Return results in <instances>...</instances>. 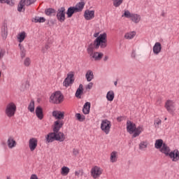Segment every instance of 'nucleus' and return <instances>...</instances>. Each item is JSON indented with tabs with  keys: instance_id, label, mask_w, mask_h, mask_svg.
Wrapping results in <instances>:
<instances>
[{
	"instance_id": "nucleus-2",
	"label": "nucleus",
	"mask_w": 179,
	"mask_h": 179,
	"mask_svg": "<svg viewBox=\"0 0 179 179\" xmlns=\"http://www.w3.org/2000/svg\"><path fill=\"white\" fill-rule=\"evenodd\" d=\"M127 130L129 134H133V138H136V136H139V135L143 132V126L136 127L135 123L128 120L127 122Z\"/></svg>"
},
{
	"instance_id": "nucleus-54",
	"label": "nucleus",
	"mask_w": 179,
	"mask_h": 179,
	"mask_svg": "<svg viewBox=\"0 0 179 179\" xmlns=\"http://www.w3.org/2000/svg\"><path fill=\"white\" fill-rule=\"evenodd\" d=\"M117 120L119 122H121V117H117Z\"/></svg>"
},
{
	"instance_id": "nucleus-56",
	"label": "nucleus",
	"mask_w": 179,
	"mask_h": 179,
	"mask_svg": "<svg viewBox=\"0 0 179 179\" xmlns=\"http://www.w3.org/2000/svg\"><path fill=\"white\" fill-rule=\"evenodd\" d=\"M7 179H10V178H7Z\"/></svg>"
},
{
	"instance_id": "nucleus-11",
	"label": "nucleus",
	"mask_w": 179,
	"mask_h": 179,
	"mask_svg": "<svg viewBox=\"0 0 179 179\" xmlns=\"http://www.w3.org/2000/svg\"><path fill=\"white\" fill-rule=\"evenodd\" d=\"M165 108L170 113H174V111H176V105H174V101L172 100H167L165 103Z\"/></svg>"
},
{
	"instance_id": "nucleus-49",
	"label": "nucleus",
	"mask_w": 179,
	"mask_h": 179,
	"mask_svg": "<svg viewBox=\"0 0 179 179\" xmlns=\"http://www.w3.org/2000/svg\"><path fill=\"white\" fill-rule=\"evenodd\" d=\"M110 162L111 163H115V162H117V157H111Z\"/></svg>"
},
{
	"instance_id": "nucleus-52",
	"label": "nucleus",
	"mask_w": 179,
	"mask_h": 179,
	"mask_svg": "<svg viewBox=\"0 0 179 179\" xmlns=\"http://www.w3.org/2000/svg\"><path fill=\"white\" fill-rule=\"evenodd\" d=\"M80 175V171H77L75 172V176H76V177H79Z\"/></svg>"
},
{
	"instance_id": "nucleus-10",
	"label": "nucleus",
	"mask_w": 179,
	"mask_h": 179,
	"mask_svg": "<svg viewBox=\"0 0 179 179\" xmlns=\"http://www.w3.org/2000/svg\"><path fill=\"white\" fill-rule=\"evenodd\" d=\"M65 10V8L64 7H62L57 10V20H59V22L61 23H64V22H65V15L66 13Z\"/></svg>"
},
{
	"instance_id": "nucleus-38",
	"label": "nucleus",
	"mask_w": 179,
	"mask_h": 179,
	"mask_svg": "<svg viewBox=\"0 0 179 179\" xmlns=\"http://www.w3.org/2000/svg\"><path fill=\"white\" fill-rule=\"evenodd\" d=\"M146 148H148V142L142 141L139 144V149H141V150H144V149H146Z\"/></svg>"
},
{
	"instance_id": "nucleus-28",
	"label": "nucleus",
	"mask_w": 179,
	"mask_h": 179,
	"mask_svg": "<svg viewBox=\"0 0 179 179\" xmlns=\"http://www.w3.org/2000/svg\"><path fill=\"white\" fill-rule=\"evenodd\" d=\"M70 169L68 166H63L61 169L60 173L63 176H68L69 174Z\"/></svg>"
},
{
	"instance_id": "nucleus-29",
	"label": "nucleus",
	"mask_w": 179,
	"mask_h": 179,
	"mask_svg": "<svg viewBox=\"0 0 179 179\" xmlns=\"http://www.w3.org/2000/svg\"><path fill=\"white\" fill-rule=\"evenodd\" d=\"M82 93H83V85L81 84L79 85V87L76 92V97L80 99V95L82 94Z\"/></svg>"
},
{
	"instance_id": "nucleus-48",
	"label": "nucleus",
	"mask_w": 179,
	"mask_h": 179,
	"mask_svg": "<svg viewBox=\"0 0 179 179\" xmlns=\"http://www.w3.org/2000/svg\"><path fill=\"white\" fill-rule=\"evenodd\" d=\"M93 87V83H90L87 85V89H92Z\"/></svg>"
},
{
	"instance_id": "nucleus-17",
	"label": "nucleus",
	"mask_w": 179,
	"mask_h": 179,
	"mask_svg": "<svg viewBox=\"0 0 179 179\" xmlns=\"http://www.w3.org/2000/svg\"><path fill=\"white\" fill-rule=\"evenodd\" d=\"M152 51L155 55H159L162 52V43L160 42L155 43L152 48Z\"/></svg>"
},
{
	"instance_id": "nucleus-3",
	"label": "nucleus",
	"mask_w": 179,
	"mask_h": 179,
	"mask_svg": "<svg viewBox=\"0 0 179 179\" xmlns=\"http://www.w3.org/2000/svg\"><path fill=\"white\" fill-rule=\"evenodd\" d=\"M160 152L164 153L165 156H169V157H179L178 150H175L170 152V147L166 143L163 144V146L160 149Z\"/></svg>"
},
{
	"instance_id": "nucleus-14",
	"label": "nucleus",
	"mask_w": 179,
	"mask_h": 179,
	"mask_svg": "<svg viewBox=\"0 0 179 179\" xmlns=\"http://www.w3.org/2000/svg\"><path fill=\"white\" fill-rule=\"evenodd\" d=\"M90 57L92 61H101V58L104 57V54L102 52H94V53L90 55Z\"/></svg>"
},
{
	"instance_id": "nucleus-12",
	"label": "nucleus",
	"mask_w": 179,
	"mask_h": 179,
	"mask_svg": "<svg viewBox=\"0 0 179 179\" xmlns=\"http://www.w3.org/2000/svg\"><path fill=\"white\" fill-rule=\"evenodd\" d=\"M38 140L36 138H31L29 140V148L31 152H34L37 148Z\"/></svg>"
},
{
	"instance_id": "nucleus-9",
	"label": "nucleus",
	"mask_w": 179,
	"mask_h": 179,
	"mask_svg": "<svg viewBox=\"0 0 179 179\" xmlns=\"http://www.w3.org/2000/svg\"><path fill=\"white\" fill-rule=\"evenodd\" d=\"M73 73L71 72L67 74V77L64 79V82H63V86H64V87H69V86H71V85H72L74 82V79H73Z\"/></svg>"
},
{
	"instance_id": "nucleus-50",
	"label": "nucleus",
	"mask_w": 179,
	"mask_h": 179,
	"mask_svg": "<svg viewBox=\"0 0 179 179\" xmlns=\"http://www.w3.org/2000/svg\"><path fill=\"white\" fill-rule=\"evenodd\" d=\"M73 153L74 156H78V153H79V151L78 150L74 149L73 150Z\"/></svg>"
},
{
	"instance_id": "nucleus-24",
	"label": "nucleus",
	"mask_w": 179,
	"mask_h": 179,
	"mask_svg": "<svg viewBox=\"0 0 179 179\" xmlns=\"http://www.w3.org/2000/svg\"><path fill=\"white\" fill-rule=\"evenodd\" d=\"M85 1H82L80 3H77L74 8L77 12H82V10H83V8H85Z\"/></svg>"
},
{
	"instance_id": "nucleus-27",
	"label": "nucleus",
	"mask_w": 179,
	"mask_h": 179,
	"mask_svg": "<svg viewBox=\"0 0 179 179\" xmlns=\"http://www.w3.org/2000/svg\"><path fill=\"white\" fill-rule=\"evenodd\" d=\"M76 12L78 11H76L75 7L69 8L66 12L67 17H72L73 13H76Z\"/></svg>"
},
{
	"instance_id": "nucleus-57",
	"label": "nucleus",
	"mask_w": 179,
	"mask_h": 179,
	"mask_svg": "<svg viewBox=\"0 0 179 179\" xmlns=\"http://www.w3.org/2000/svg\"><path fill=\"white\" fill-rule=\"evenodd\" d=\"M81 1H85V0H81Z\"/></svg>"
},
{
	"instance_id": "nucleus-47",
	"label": "nucleus",
	"mask_w": 179,
	"mask_h": 179,
	"mask_svg": "<svg viewBox=\"0 0 179 179\" xmlns=\"http://www.w3.org/2000/svg\"><path fill=\"white\" fill-rule=\"evenodd\" d=\"M131 57L132 58H136V51L133 50V52L131 53Z\"/></svg>"
},
{
	"instance_id": "nucleus-19",
	"label": "nucleus",
	"mask_w": 179,
	"mask_h": 179,
	"mask_svg": "<svg viewBox=\"0 0 179 179\" xmlns=\"http://www.w3.org/2000/svg\"><path fill=\"white\" fill-rule=\"evenodd\" d=\"M7 145H8L9 149H13V148L16 147V145H17L16 141H15V138H13V137L10 136L8 138Z\"/></svg>"
},
{
	"instance_id": "nucleus-37",
	"label": "nucleus",
	"mask_w": 179,
	"mask_h": 179,
	"mask_svg": "<svg viewBox=\"0 0 179 179\" xmlns=\"http://www.w3.org/2000/svg\"><path fill=\"white\" fill-rule=\"evenodd\" d=\"M76 117L77 120H78V121H80V122H83V121H85V115H80V113H76Z\"/></svg>"
},
{
	"instance_id": "nucleus-33",
	"label": "nucleus",
	"mask_w": 179,
	"mask_h": 179,
	"mask_svg": "<svg viewBox=\"0 0 179 179\" xmlns=\"http://www.w3.org/2000/svg\"><path fill=\"white\" fill-rule=\"evenodd\" d=\"M18 47L20 50V55L21 58H24L26 57V49H24V46L22 45L20 43L18 45Z\"/></svg>"
},
{
	"instance_id": "nucleus-39",
	"label": "nucleus",
	"mask_w": 179,
	"mask_h": 179,
	"mask_svg": "<svg viewBox=\"0 0 179 179\" xmlns=\"http://www.w3.org/2000/svg\"><path fill=\"white\" fill-rule=\"evenodd\" d=\"M113 2V6H115V8H118L122 2H124V0H112Z\"/></svg>"
},
{
	"instance_id": "nucleus-34",
	"label": "nucleus",
	"mask_w": 179,
	"mask_h": 179,
	"mask_svg": "<svg viewBox=\"0 0 179 179\" xmlns=\"http://www.w3.org/2000/svg\"><path fill=\"white\" fill-rule=\"evenodd\" d=\"M94 48H96V46L93 44H90L88 46L87 51L89 55H91V54H93L94 52Z\"/></svg>"
},
{
	"instance_id": "nucleus-31",
	"label": "nucleus",
	"mask_w": 179,
	"mask_h": 179,
	"mask_svg": "<svg viewBox=\"0 0 179 179\" xmlns=\"http://www.w3.org/2000/svg\"><path fill=\"white\" fill-rule=\"evenodd\" d=\"M163 145H164V143H163V140L158 139V140H156L155 141V147L156 149H162V147L163 146Z\"/></svg>"
},
{
	"instance_id": "nucleus-42",
	"label": "nucleus",
	"mask_w": 179,
	"mask_h": 179,
	"mask_svg": "<svg viewBox=\"0 0 179 179\" xmlns=\"http://www.w3.org/2000/svg\"><path fill=\"white\" fill-rule=\"evenodd\" d=\"M13 0H0V3H8V5H12Z\"/></svg>"
},
{
	"instance_id": "nucleus-4",
	"label": "nucleus",
	"mask_w": 179,
	"mask_h": 179,
	"mask_svg": "<svg viewBox=\"0 0 179 179\" xmlns=\"http://www.w3.org/2000/svg\"><path fill=\"white\" fill-rule=\"evenodd\" d=\"M64 101V95L59 91L52 93L50 96V103L52 104H61Z\"/></svg>"
},
{
	"instance_id": "nucleus-41",
	"label": "nucleus",
	"mask_w": 179,
	"mask_h": 179,
	"mask_svg": "<svg viewBox=\"0 0 179 179\" xmlns=\"http://www.w3.org/2000/svg\"><path fill=\"white\" fill-rule=\"evenodd\" d=\"M31 64V59L29 57H27L24 60V66H29Z\"/></svg>"
},
{
	"instance_id": "nucleus-32",
	"label": "nucleus",
	"mask_w": 179,
	"mask_h": 179,
	"mask_svg": "<svg viewBox=\"0 0 179 179\" xmlns=\"http://www.w3.org/2000/svg\"><path fill=\"white\" fill-rule=\"evenodd\" d=\"M26 0H21L17 8L18 12H22L24 10V6L26 3H24Z\"/></svg>"
},
{
	"instance_id": "nucleus-7",
	"label": "nucleus",
	"mask_w": 179,
	"mask_h": 179,
	"mask_svg": "<svg viewBox=\"0 0 179 179\" xmlns=\"http://www.w3.org/2000/svg\"><path fill=\"white\" fill-rule=\"evenodd\" d=\"M122 17H127V19H131L134 23H139L141 22V16L138 14L131 13L129 10H125Z\"/></svg>"
},
{
	"instance_id": "nucleus-5",
	"label": "nucleus",
	"mask_w": 179,
	"mask_h": 179,
	"mask_svg": "<svg viewBox=\"0 0 179 179\" xmlns=\"http://www.w3.org/2000/svg\"><path fill=\"white\" fill-rule=\"evenodd\" d=\"M16 113V103L13 102L8 103L6 106L5 114L8 118H12Z\"/></svg>"
},
{
	"instance_id": "nucleus-25",
	"label": "nucleus",
	"mask_w": 179,
	"mask_h": 179,
	"mask_svg": "<svg viewBox=\"0 0 179 179\" xmlns=\"http://www.w3.org/2000/svg\"><path fill=\"white\" fill-rule=\"evenodd\" d=\"M136 36V31L127 32L124 34V38L126 40H132Z\"/></svg>"
},
{
	"instance_id": "nucleus-1",
	"label": "nucleus",
	"mask_w": 179,
	"mask_h": 179,
	"mask_svg": "<svg viewBox=\"0 0 179 179\" xmlns=\"http://www.w3.org/2000/svg\"><path fill=\"white\" fill-rule=\"evenodd\" d=\"M99 32H96L94 34V37L96 39L94 41V45H95V48H106L107 47V34L103 33L101 34Z\"/></svg>"
},
{
	"instance_id": "nucleus-20",
	"label": "nucleus",
	"mask_w": 179,
	"mask_h": 179,
	"mask_svg": "<svg viewBox=\"0 0 179 179\" xmlns=\"http://www.w3.org/2000/svg\"><path fill=\"white\" fill-rule=\"evenodd\" d=\"M56 136V141H59V142H64L65 139H66V136L62 132H55Z\"/></svg>"
},
{
	"instance_id": "nucleus-8",
	"label": "nucleus",
	"mask_w": 179,
	"mask_h": 179,
	"mask_svg": "<svg viewBox=\"0 0 179 179\" xmlns=\"http://www.w3.org/2000/svg\"><path fill=\"white\" fill-rule=\"evenodd\" d=\"M103 174V169L101 168L95 166L91 169V176L93 178L96 179L99 178Z\"/></svg>"
},
{
	"instance_id": "nucleus-13",
	"label": "nucleus",
	"mask_w": 179,
	"mask_h": 179,
	"mask_svg": "<svg viewBox=\"0 0 179 179\" xmlns=\"http://www.w3.org/2000/svg\"><path fill=\"white\" fill-rule=\"evenodd\" d=\"M52 117H54V118H55V120H64V118L65 117V113L59 110H54L52 113Z\"/></svg>"
},
{
	"instance_id": "nucleus-43",
	"label": "nucleus",
	"mask_w": 179,
	"mask_h": 179,
	"mask_svg": "<svg viewBox=\"0 0 179 179\" xmlns=\"http://www.w3.org/2000/svg\"><path fill=\"white\" fill-rule=\"evenodd\" d=\"M160 124H162V120L159 118H157L155 120V128H159V125H160Z\"/></svg>"
},
{
	"instance_id": "nucleus-21",
	"label": "nucleus",
	"mask_w": 179,
	"mask_h": 179,
	"mask_svg": "<svg viewBox=\"0 0 179 179\" xmlns=\"http://www.w3.org/2000/svg\"><path fill=\"white\" fill-rule=\"evenodd\" d=\"M27 37V34L25 31H22L17 34V40L19 43H23L24 41V38Z\"/></svg>"
},
{
	"instance_id": "nucleus-55",
	"label": "nucleus",
	"mask_w": 179,
	"mask_h": 179,
	"mask_svg": "<svg viewBox=\"0 0 179 179\" xmlns=\"http://www.w3.org/2000/svg\"><path fill=\"white\" fill-rule=\"evenodd\" d=\"M114 85H115V86H117V81H115V82L114 83Z\"/></svg>"
},
{
	"instance_id": "nucleus-35",
	"label": "nucleus",
	"mask_w": 179,
	"mask_h": 179,
	"mask_svg": "<svg viewBox=\"0 0 179 179\" xmlns=\"http://www.w3.org/2000/svg\"><path fill=\"white\" fill-rule=\"evenodd\" d=\"M28 110L30 113H34V101L31 100L28 106Z\"/></svg>"
},
{
	"instance_id": "nucleus-45",
	"label": "nucleus",
	"mask_w": 179,
	"mask_h": 179,
	"mask_svg": "<svg viewBox=\"0 0 179 179\" xmlns=\"http://www.w3.org/2000/svg\"><path fill=\"white\" fill-rule=\"evenodd\" d=\"M118 156V152L113 151L110 154V157H117Z\"/></svg>"
},
{
	"instance_id": "nucleus-30",
	"label": "nucleus",
	"mask_w": 179,
	"mask_h": 179,
	"mask_svg": "<svg viewBox=\"0 0 179 179\" xmlns=\"http://www.w3.org/2000/svg\"><path fill=\"white\" fill-rule=\"evenodd\" d=\"M114 97H115L114 91L108 92L106 94V99L108 101H113V100H114Z\"/></svg>"
},
{
	"instance_id": "nucleus-44",
	"label": "nucleus",
	"mask_w": 179,
	"mask_h": 179,
	"mask_svg": "<svg viewBox=\"0 0 179 179\" xmlns=\"http://www.w3.org/2000/svg\"><path fill=\"white\" fill-rule=\"evenodd\" d=\"M36 0H25L24 3L27 6L31 5V3H34Z\"/></svg>"
},
{
	"instance_id": "nucleus-23",
	"label": "nucleus",
	"mask_w": 179,
	"mask_h": 179,
	"mask_svg": "<svg viewBox=\"0 0 179 179\" xmlns=\"http://www.w3.org/2000/svg\"><path fill=\"white\" fill-rule=\"evenodd\" d=\"M85 78L87 82H92V80L94 79V74H93V71L92 70H88L85 74Z\"/></svg>"
},
{
	"instance_id": "nucleus-53",
	"label": "nucleus",
	"mask_w": 179,
	"mask_h": 179,
	"mask_svg": "<svg viewBox=\"0 0 179 179\" xmlns=\"http://www.w3.org/2000/svg\"><path fill=\"white\" fill-rule=\"evenodd\" d=\"M107 59H108V56H106L104 58V61H107Z\"/></svg>"
},
{
	"instance_id": "nucleus-22",
	"label": "nucleus",
	"mask_w": 179,
	"mask_h": 179,
	"mask_svg": "<svg viewBox=\"0 0 179 179\" xmlns=\"http://www.w3.org/2000/svg\"><path fill=\"white\" fill-rule=\"evenodd\" d=\"M54 141H56L55 131H54V133H50L46 136V142L48 143L54 142Z\"/></svg>"
},
{
	"instance_id": "nucleus-6",
	"label": "nucleus",
	"mask_w": 179,
	"mask_h": 179,
	"mask_svg": "<svg viewBox=\"0 0 179 179\" xmlns=\"http://www.w3.org/2000/svg\"><path fill=\"white\" fill-rule=\"evenodd\" d=\"M111 127L112 124L110 120L107 119L101 120V129L103 134H106V135H108V134H110V131H111Z\"/></svg>"
},
{
	"instance_id": "nucleus-18",
	"label": "nucleus",
	"mask_w": 179,
	"mask_h": 179,
	"mask_svg": "<svg viewBox=\"0 0 179 179\" xmlns=\"http://www.w3.org/2000/svg\"><path fill=\"white\" fill-rule=\"evenodd\" d=\"M35 113L38 120H43V118H44V114L43 113V108H41V106H37L35 110Z\"/></svg>"
},
{
	"instance_id": "nucleus-15",
	"label": "nucleus",
	"mask_w": 179,
	"mask_h": 179,
	"mask_svg": "<svg viewBox=\"0 0 179 179\" xmlns=\"http://www.w3.org/2000/svg\"><path fill=\"white\" fill-rule=\"evenodd\" d=\"M94 13L95 11L94 10H86L84 12V17L85 20H92V19L94 17Z\"/></svg>"
},
{
	"instance_id": "nucleus-40",
	"label": "nucleus",
	"mask_w": 179,
	"mask_h": 179,
	"mask_svg": "<svg viewBox=\"0 0 179 179\" xmlns=\"http://www.w3.org/2000/svg\"><path fill=\"white\" fill-rule=\"evenodd\" d=\"M52 13H55V10L52 8H48L45 10V15H47L48 16H51Z\"/></svg>"
},
{
	"instance_id": "nucleus-26",
	"label": "nucleus",
	"mask_w": 179,
	"mask_h": 179,
	"mask_svg": "<svg viewBox=\"0 0 179 179\" xmlns=\"http://www.w3.org/2000/svg\"><path fill=\"white\" fill-rule=\"evenodd\" d=\"M83 114L87 115L90 113V102H86L83 108Z\"/></svg>"
},
{
	"instance_id": "nucleus-16",
	"label": "nucleus",
	"mask_w": 179,
	"mask_h": 179,
	"mask_svg": "<svg viewBox=\"0 0 179 179\" xmlns=\"http://www.w3.org/2000/svg\"><path fill=\"white\" fill-rule=\"evenodd\" d=\"M64 126V121L63 120H56L54 122V127L53 131L54 132H59V129H61L62 127Z\"/></svg>"
},
{
	"instance_id": "nucleus-36",
	"label": "nucleus",
	"mask_w": 179,
	"mask_h": 179,
	"mask_svg": "<svg viewBox=\"0 0 179 179\" xmlns=\"http://www.w3.org/2000/svg\"><path fill=\"white\" fill-rule=\"evenodd\" d=\"M35 23H44L45 22V18L43 17H36L34 18Z\"/></svg>"
},
{
	"instance_id": "nucleus-46",
	"label": "nucleus",
	"mask_w": 179,
	"mask_h": 179,
	"mask_svg": "<svg viewBox=\"0 0 179 179\" xmlns=\"http://www.w3.org/2000/svg\"><path fill=\"white\" fill-rule=\"evenodd\" d=\"M29 179H38V176H37V175H36V174H32V175H31Z\"/></svg>"
},
{
	"instance_id": "nucleus-51",
	"label": "nucleus",
	"mask_w": 179,
	"mask_h": 179,
	"mask_svg": "<svg viewBox=\"0 0 179 179\" xmlns=\"http://www.w3.org/2000/svg\"><path fill=\"white\" fill-rule=\"evenodd\" d=\"M171 159L172 162H178L179 160L178 157H171Z\"/></svg>"
}]
</instances>
